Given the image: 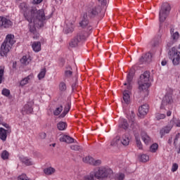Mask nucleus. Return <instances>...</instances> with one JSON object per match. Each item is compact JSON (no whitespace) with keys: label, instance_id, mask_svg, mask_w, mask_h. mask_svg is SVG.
<instances>
[{"label":"nucleus","instance_id":"obj_1","mask_svg":"<svg viewBox=\"0 0 180 180\" xmlns=\"http://www.w3.org/2000/svg\"><path fill=\"white\" fill-rule=\"evenodd\" d=\"M49 19L44 14V10H39L36 8V11L32 14V22H30V32L32 34L33 39H37L40 34L36 30V27H43L44 26V20Z\"/></svg>","mask_w":180,"mask_h":180},{"label":"nucleus","instance_id":"obj_2","mask_svg":"<svg viewBox=\"0 0 180 180\" xmlns=\"http://www.w3.org/2000/svg\"><path fill=\"white\" fill-rule=\"evenodd\" d=\"M16 41H15V36L13 34H8L6 37V39L3 42L0 49V54L2 57L6 56L11 49L12 46L15 44Z\"/></svg>","mask_w":180,"mask_h":180},{"label":"nucleus","instance_id":"obj_3","mask_svg":"<svg viewBox=\"0 0 180 180\" xmlns=\"http://www.w3.org/2000/svg\"><path fill=\"white\" fill-rule=\"evenodd\" d=\"M139 85V89L141 92H146L148 94V88H150V72L146 71L142 75H141L140 78L138 81Z\"/></svg>","mask_w":180,"mask_h":180},{"label":"nucleus","instance_id":"obj_4","mask_svg":"<svg viewBox=\"0 0 180 180\" xmlns=\"http://www.w3.org/2000/svg\"><path fill=\"white\" fill-rule=\"evenodd\" d=\"M20 9L23 12L26 20H27L29 23H32L33 22V15L36 11V7H31L29 8V6H27L26 3H21L20 4Z\"/></svg>","mask_w":180,"mask_h":180},{"label":"nucleus","instance_id":"obj_5","mask_svg":"<svg viewBox=\"0 0 180 180\" xmlns=\"http://www.w3.org/2000/svg\"><path fill=\"white\" fill-rule=\"evenodd\" d=\"M111 172V169H107L105 167H98L97 169L93 172L95 178L97 179H103L104 178H108L109 174Z\"/></svg>","mask_w":180,"mask_h":180},{"label":"nucleus","instance_id":"obj_6","mask_svg":"<svg viewBox=\"0 0 180 180\" xmlns=\"http://www.w3.org/2000/svg\"><path fill=\"white\" fill-rule=\"evenodd\" d=\"M169 11H171V5H169L168 3H163L159 13V18L160 22H165V20L169 13Z\"/></svg>","mask_w":180,"mask_h":180},{"label":"nucleus","instance_id":"obj_7","mask_svg":"<svg viewBox=\"0 0 180 180\" xmlns=\"http://www.w3.org/2000/svg\"><path fill=\"white\" fill-rule=\"evenodd\" d=\"M172 96H171L170 94H166L163 98L160 108L165 109V110H167V109L171 110L172 109Z\"/></svg>","mask_w":180,"mask_h":180},{"label":"nucleus","instance_id":"obj_8","mask_svg":"<svg viewBox=\"0 0 180 180\" xmlns=\"http://www.w3.org/2000/svg\"><path fill=\"white\" fill-rule=\"evenodd\" d=\"M169 58L172 60L174 65H178L180 60V52L175 49V48H172L170 51Z\"/></svg>","mask_w":180,"mask_h":180},{"label":"nucleus","instance_id":"obj_9","mask_svg":"<svg viewBox=\"0 0 180 180\" xmlns=\"http://www.w3.org/2000/svg\"><path fill=\"white\" fill-rule=\"evenodd\" d=\"M101 13V6H94L89 8L87 11V16L89 18H95V16H98Z\"/></svg>","mask_w":180,"mask_h":180},{"label":"nucleus","instance_id":"obj_10","mask_svg":"<svg viewBox=\"0 0 180 180\" xmlns=\"http://www.w3.org/2000/svg\"><path fill=\"white\" fill-rule=\"evenodd\" d=\"M174 123L175 122L174 121V120H172L167 126L160 129V134L161 137L165 136V134H168V133L171 131L172 127H174Z\"/></svg>","mask_w":180,"mask_h":180},{"label":"nucleus","instance_id":"obj_11","mask_svg":"<svg viewBox=\"0 0 180 180\" xmlns=\"http://www.w3.org/2000/svg\"><path fill=\"white\" fill-rule=\"evenodd\" d=\"M81 27H87V30L91 32L92 27L89 25V20H88V14H84L82 21L79 22Z\"/></svg>","mask_w":180,"mask_h":180},{"label":"nucleus","instance_id":"obj_12","mask_svg":"<svg viewBox=\"0 0 180 180\" xmlns=\"http://www.w3.org/2000/svg\"><path fill=\"white\" fill-rule=\"evenodd\" d=\"M65 27V33L68 34V33H72L74 32V22H70L68 20H66Z\"/></svg>","mask_w":180,"mask_h":180},{"label":"nucleus","instance_id":"obj_13","mask_svg":"<svg viewBox=\"0 0 180 180\" xmlns=\"http://www.w3.org/2000/svg\"><path fill=\"white\" fill-rule=\"evenodd\" d=\"M12 26V21L5 17H0V27L8 28Z\"/></svg>","mask_w":180,"mask_h":180},{"label":"nucleus","instance_id":"obj_14","mask_svg":"<svg viewBox=\"0 0 180 180\" xmlns=\"http://www.w3.org/2000/svg\"><path fill=\"white\" fill-rule=\"evenodd\" d=\"M86 32L88 31H81L78 32L77 36H75V37L77 39L80 43L82 41H85L86 40V37L89 36V34Z\"/></svg>","mask_w":180,"mask_h":180},{"label":"nucleus","instance_id":"obj_15","mask_svg":"<svg viewBox=\"0 0 180 180\" xmlns=\"http://www.w3.org/2000/svg\"><path fill=\"white\" fill-rule=\"evenodd\" d=\"M129 123H131V129L134 130V131H136V130H139L140 129V127H139V124L136 122V120L134 119V114H132V115L129 119Z\"/></svg>","mask_w":180,"mask_h":180},{"label":"nucleus","instance_id":"obj_16","mask_svg":"<svg viewBox=\"0 0 180 180\" xmlns=\"http://www.w3.org/2000/svg\"><path fill=\"white\" fill-rule=\"evenodd\" d=\"M141 137L145 144H150V143H151V138H150L147 132L143 129L141 130Z\"/></svg>","mask_w":180,"mask_h":180},{"label":"nucleus","instance_id":"obj_17","mask_svg":"<svg viewBox=\"0 0 180 180\" xmlns=\"http://www.w3.org/2000/svg\"><path fill=\"white\" fill-rule=\"evenodd\" d=\"M141 63H151L153 61V54L150 52L146 53L140 59Z\"/></svg>","mask_w":180,"mask_h":180},{"label":"nucleus","instance_id":"obj_18","mask_svg":"<svg viewBox=\"0 0 180 180\" xmlns=\"http://www.w3.org/2000/svg\"><path fill=\"white\" fill-rule=\"evenodd\" d=\"M32 112V103L26 104L22 109V115H30Z\"/></svg>","mask_w":180,"mask_h":180},{"label":"nucleus","instance_id":"obj_19","mask_svg":"<svg viewBox=\"0 0 180 180\" xmlns=\"http://www.w3.org/2000/svg\"><path fill=\"white\" fill-rule=\"evenodd\" d=\"M130 90H124L123 92V101L122 103H126V105H129L130 103V95L129 94Z\"/></svg>","mask_w":180,"mask_h":180},{"label":"nucleus","instance_id":"obj_20","mask_svg":"<svg viewBox=\"0 0 180 180\" xmlns=\"http://www.w3.org/2000/svg\"><path fill=\"white\" fill-rule=\"evenodd\" d=\"M60 141L70 144V143H74V139L68 135H63L60 137Z\"/></svg>","mask_w":180,"mask_h":180},{"label":"nucleus","instance_id":"obj_21","mask_svg":"<svg viewBox=\"0 0 180 180\" xmlns=\"http://www.w3.org/2000/svg\"><path fill=\"white\" fill-rule=\"evenodd\" d=\"M139 115H141V116H146L147 113H148V105L147 104L141 105L139 108Z\"/></svg>","mask_w":180,"mask_h":180},{"label":"nucleus","instance_id":"obj_22","mask_svg":"<svg viewBox=\"0 0 180 180\" xmlns=\"http://www.w3.org/2000/svg\"><path fill=\"white\" fill-rule=\"evenodd\" d=\"M121 143L123 146H129L130 143V136L129 134H126L122 136Z\"/></svg>","mask_w":180,"mask_h":180},{"label":"nucleus","instance_id":"obj_23","mask_svg":"<svg viewBox=\"0 0 180 180\" xmlns=\"http://www.w3.org/2000/svg\"><path fill=\"white\" fill-rule=\"evenodd\" d=\"M32 47L34 51H35L36 53H39V51L41 50V44L40 43V41H34L33 42Z\"/></svg>","mask_w":180,"mask_h":180},{"label":"nucleus","instance_id":"obj_24","mask_svg":"<svg viewBox=\"0 0 180 180\" xmlns=\"http://www.w3.org/2000/svg\"><path fill=\"white\" fill-rule=\"evenodd\" d=\"M20 160L21 162L27 167H28L29 165H33V162L30 159H29V158L22 157L20 158Z\"/></svg>","mask_w":180,"mask_h":180},{"label":"nucleus","instance_id":"obj_25","mask_svg":"<svg viewBox=\"0 0 180 180\" xmlns=\"http://www.w3.org/2000/svg\"><path fill=\"white\" fill-rule=\"evenodd\" d=\"M127 83H124V85H127V89H129V91H130V89H131V81H133V75L131 74H128L127 77Z\"/></svg>","mask_w":180,"mask_h":180},{"label":"nucleus","instance_id":"obj_26","mask_svg":"<svg viewBox=\"0 0 180 180\" xmlns=\"http://www.w3.org/2000/svg\"><path fill=\"white\" fill-rule=\"evenodd\" d=\"M32 78H33V75H30L27 77L22 79L20 82V86H25V85L29 84V81H30V79H32Z\"/></svg>","mask_w":180,"mask_h":180},{"label":"nucleus","instance_id":"obj_27","mask_svg":"<svg viewBox=\"0 0 180 180\" xmlns=\"http://www.w3.org/2000/svg\"><path fill=\"white\" fill-rule=\"evenodd\" d=\"M170 33L172 34V38L173 40H178L179 39V33L178 32H175V29L174 27H170Z\"/></svg>","mask_w":180,"mask_h":180},{"label":"nucleus","instance_id":"obj_28","mask_svg":"<svg viewBox=\"0 0 180 180\" xmlns=\"http://www.w3.org/2000/svg\"><path fill=\"white\" fill-rule=\"evenodd\" d=\"M70 109H71V105L70 103H67L65 108H64L63 112L59 116V117L60 119H63V117H65V115H67V113H68V112H70Z\"/></svg>","mask_w":180,"mask_h":180},{"label":"nucleus","instance_id":"obj_29","mask_svg":"<svg viewBox=\"0 0 180 180\" xmlns=\"http://www.w3.org/2000/svg\"><path fill=\"white\" fill-rule=\"evenodd\" d=\"M31 61L32 59L30 58V56H24L20 59V63L22 64V65H27Z\"/></svg>","mask_w":180,"mask_h":180},{"label":"nucleus","instance_id":"obj_30","mask_svg":"<svg viewBox=\"0 0 180 180\" xmlns=\"http://www.w3.org/2000/svg\"><path fill=\"white\" fill-rule=\"evenodd\" d=\"M6 134H8V131H6V129L4 128H0V139H1V140H2L3 141H6V137H7Z\"/></svg>","mask_w":180,"mask_h":180},{"label":"nucleus","instance_id":"obj_31","mask_svg":"<svg viewBox=\"0 0 180 180\" xmlns=\"http://www.w3.org/2000/svg\"><path fill=\"white\" fill-rule=\"evenodd\" d=\"M79 40L75 37L74 39L70 41L69 46L74 49L75 47H78V44H79Z\"/></svg>","mask_w":180,"mask_h":180},{"label":"nucleus","instance_id":"obj_32","mask_svg":"<svg viewBox=\"0 0 180 180\" xmlns=\"http://www.w3.org/2000/svg\"><path fill=\"white\" fill-rule=\"evenodd\" d=\"M44 172L46 175H53L56 172V169L50 167L44 169Z\"/></svg>","mask_w":180,"mask_h":180},{"label":"nucleus","instance_id":"obj_33","mask_svg":"<svg viewBox=\"0 0 180 180\" xmlns=\"http://www.w3.org/2000/svg\"><path fill=\"white\" fill-rule=\"evenodd\" d=\"M119 143H120V136H116L111 141L110 146H112V147H117V146H119Z\"/></svg>","mask_w":180,"mask_h":180},{"label":"nucleus","instance_id":"obj_34","mask_svg":"<svg viewBox=\"0 0 180 180\" xmlns=\"http://www.w3.org/2000/svg\"><path fill=\"white\" fill-rule=\"evenodd\" d=\"M94 158L91 156H86V158H83V162H86V164H90V165H94Z\"/></svg>","mask_w":180,"mask_h":180},{"label":"nucleus","instance_id":"obj_35","mask_svg":"<svg viewBox=\"0 0 180 180\" xmlns=\"http://www.w3.org/2000/svg\"><path fill=\"white\" fill-rule=\"evenodd\" d=\"M58 130H65L67 127V123L60 122L57 125Z\"/></svg>","mask_w":180,"mask_h":180},{"label":"nucleus","instance_id":"obj_36","mask_svg":"<svg viewBox=\"0 0 180 180\" xmlns=\"http://www.w3.org/2000/svg\"><path fill=\"white\" fill-rule=\"evenodd\" d=\"M120 127H122L124 130H127V129H129V123L127 122V120H123L122 124L120 125Z\"/></svg>","mask_w":180,"mask_h":180},{"label":"nucleus","instance_id":"obj_37","mask_svg":"<svg viewBox=\"0 0 180 180\" xmlns=\"http://www.w3.org/2000/svg\"><path fill=\"white\" fill-rule=\"evenodd\" d=\"M63 112V105H60V107L56 108V109L53 112V115L55 116H58Z\"/></svg>","mask_w":180,"mask_h":180},{"label":"nucleus","instance_id":"obj_38","mask_svg":"<svg viewBox=\"0 0 180 180\" xmlns=\"http://www.w3.org/2000/svg\"><path fill=\"white\" fill-rule=\"evenodd\" d=\"M46 77V68L41 69V72L38 75L39 79H43Z\"/></svg>","mask_w":180,"mask_h":180},{"label":"nucleus","instance_id":"obj_39","mask_svg":"<svg viewBox=\"0 0 180 180\" xmlns=\"http://www.w3.org/2000/svg\"><path fill=\"white\" fill-rule=\"evenodd\" d=\"M70 148L74 151H81L82 150V147L78 145H72L70 146Z\"/></svg>","mask_w":180,"mask_h":180},{"label":"nucleus","instance_id":"obj_40","mask_svg":"<svg viewBox=\"0 0 180 180\" xmlns=\"http://www.w3.org/2000/svg\"><path fill=\"white\" fill-rule=\"evenodd\" d=\"M1 158L3 160H8L9 158V152L8 150H4L1 153Z\"/></svg>","mask_w":180,"mask_h":180},{"label":"nucleus","instance_id":"obj_41","mask_svg":"<svg viewBox=\"0 0 180 180\" xmlns=\"http://www.w3.org/2000/svg\"><path fill=\"white\" fill-rule=\"evenodd\" d=\"M136 146L139 150H143V144H141V141H140V138L136 137Z\"/></svg>","mask_w":180,"mask_h":180},{"label":"nucleus","instance_id":"obj_42","mask_svg":"<svg viewBox=\"0 0 180 180\" xmlns=\"http://www.w3.org/2000/svg\"><path fill=\"white\" fill-rule=\"evenodd\" d=\"M157 150H158V144L157 143L153 144L150 148L151 153H155Z\"/></svg>","mask_w":180,"mask_h":180},{"label":"nucleus","instance_id":"obj_43","mask_svg":"<svg viewBox=\"0 0 180 180\" xmlns=\"http://www.w3.org/2000/svg\"><path fill=\"white\" fill-rule=\"evenodd\" d=\"M60 91H64L67 89V85L63 82H61L59 84Z\"/></svg>","mask_w":180,"mask_h":180},{"label":"nucleus","instance_id":"obj_44","mask_svg":"<svg viewBox=\"0 0 180 180\" xmlns=\"http://www.w3.org/2000/svg\"><path fill=\"white\" fill-rule=\"evenodd\" d=\"M155 117H156L157 120H161L162 119H165L166 115H165V114L156 113Z\"/></svg>","mask_w":180,"mask_h":180},{"label":"nucleus","instance_id":"obj_45","mask_svg":"<svg viewBox=\"0 0 180 180\" xmlns=\"http://www.w3.org/2000/svg\"><path fill=\"white\" fill-rule=\"evenodd\" d=\"M148 160H150V158L147 155L143 154L141 156V161L142 162H147V161H148Z\"/></svg>","mask_w":180,"mask_h":180},{"label":"nucleus","instance_id":"obj_46","mask_svg":"<svg viewBox=\"0 0 180 180\" xmlns=\"http://www.w3.org/2000/svg\"><path fill=\"white\" fill-rule=\"evenodd\" d=\"M94 172H91L89 175L84 176V180H94Z\"/></svg>","mask_w":180,"mask_h":180},{"label":"nucleus","instance_id":"obj_47","mask_svg":"<svg viewBox=\"0 0 180 180\" xmlns=\"http://www.w3.org/2000/svg\"><path fill=\"white\" fill-rule=\"evenodd\" d=\"M2 95H4V96H8L11 95V91H9V89H4L2 91Z\"/></svg>","mask_w":180,"mask_h":180},{"label":"nucleus","instance_id":"obj_48","mask_svg":"<svg viewBox=\"0 0 180 180\" xmlns=\"http://www.w3.org/2000/svg\"><path fill=\"white\" fill-rule=\"evenodd\" d=\"M124 174H117L115 177V180H124Z\"/></svg>","mask_w":180,"mask_h":180},{"label":"nucleus","instance_id":"obj_49","mask_svg":"<svg viewBox=\"0 0 180 180\" xmlns=\"http://www.w3.org/2000/svg\"><path fill=\"white\" fill-rule=\"evenodd\" d=\"M18 180H30L26 174H22L20 176H18Z\"/></svg>","mask_w":180,"mask_h":180},{"label":"nucleus","instance_id":"obj_50","mask_svg":"<svg viewBox=\"0 0 180 180\" xmlns=\"http://www.w3.org/2000/svg\"><path fill=\"white\" fill-rule=\"evenodd\" d=\"M101 164H102L101 160H95V159L94 160L93 165L98 166V165H101Z\"/></svg>","mask_w":180,"mask_h":180},{"label":"nucleus","instance_id":"obj_51","mask_svg":"<svg viewBox=\"0 0 180 180\" xmlns=\"http://www.w3.org/2000/svg\"><path fill=\"white\" fill-rule=\"evenodd\" d=\"M178 169V164L174 163L172 167V172H175Z\"/></svg>","mask_w":180,"mask_h":180},{"label":"nucleus","instance_id":"obj_52","mask_svg":"<svg viewBox=\"0 0 180 180\" xmlns=\"http://www.w3.org/2000/svg\"><path fill=\"white\" fill-rule=\"evenodd\" d=\"M160 44V41H158V40H153V41H152V46H153V47H157V46H158Z\"/></svg>","mask_w":180,"mask_h":180},{"label":"nucleus","instance_id":"obj_53","mask_svg":"<svg viewBox=\"0 0 180 180\" xmlns=\"http://www.w3.org/2000/svg\"><path fill=\"white\" fill-rule=\"evenodd\" d=\"M2 78H4V69H0V84H2Z\"/></svg>","mask_w":180,"mask_h":180},{"label":"nucleus","instance_id":"obj_54","mask_svg":"<svg viewBox=\"0 0 180 180\" xmlns=\"http://www.w3.org/2000/svg\"><path fill=\"white\" fill-rule=\"evenodd\" d=\"M179 137H180V134L178 133V134L176 135V137H175V139H174V146H176V143H177L178 139H179Z\"/></svg>","mask_w":180,"mask_h":180},{"label":"nucleus","instance_id":"obj_55","mask_svg":"<svg viewBox=\"0 0 180 180\" xmlns=\"http://www.w3.org/2000/svg\"><path fill=\"white\" fill-rule=\"evenodd\" d=\"M39 137H40V139H46V137H47V135L46 134L45 132H41L39 134Z\"/></svg>","mask_w":180,"mask_h":180},{"label":"nucleus","instance_id":"obj_56","mask_svg":"<svg viewBox=\"0 0 180 180\" xmlns=\"http://www.w3.org/2000/svg\"><path fill=\"white\" fill-rule=\"evenodd\" d=\"M4 127L6 129H8L7 130H6L7 131V133H11L12 131L11 130V127H9V124H5Z\"/></svg>","mask_w":180,"mask_h":180},{"label":"nucleus","instance_id":"obj_57","mask_svg":"<svg viewBox=\"0 0 180 180\" xmlns=\"http://www.w3.org/2000/svg\"><path fill=\"white\" fill-rule=\"evenodd\" d=\"M65 74L66 77H71V75H72V72L70 71V70H66L65 72Z\"/></svg>","mask_w":180,"mask_h":180},{"label":"nucleus","instance_id":"obj_58","mask_svg":"<svg viewBox=\"0 0 180 180\" xmlns=\"http://www.w3.org/2000/svg\"><path fill=\"white\" fill-rule=\"evenodd\" d=\"M98 2L101 4V5H103L104 6L106 5L107 1L106 0H98Z\"/></svg>","mask_w":180,"mask_h":180},{"label":"nucleus","instance_id":"obj_59","mask_svg":"<svg viewBox=\"0 0 180 180\" xmlns=\"http://www.w3.org/2000/svg\"><path fill=\"white\" fill-rule=\"evenodd\" d=\"M72 91H75L77 89V83H73L72 84Z\"/></svg>","mask_w":180,"mask_h":180},{"label":"nucleus","instance_id":"obj_60","mask_svg":"<svg viewBox=\"0 0 180 180\" xmlns=\"http://www.w3.org/2000/svg\"><path fill=\"white\" fill-rule=\"evenodd\" d=\"M172 113V112H171V110H169L167 111L166 115L167 117H169V116H171Z\"/></svg>","mask_w":180,"mask_h":180},{"label":"nucleus","instance_id":"obj_61","mask_svg":"<svg viewBox=\"0 0 180 180\" xmlns=\"http://www.w3.org/2000/svg\"><path fill=\"white\" fill-rule=\"evenodd\" d=\"M43 0H34V4H41Z\"/></svg>","mask_w":180,"mask_h":180},{"label":"nucleus","instance_id":"obj_62","mask_svg":"<svg viewBox=\"0 0 180 180\" xmlns=\"http://www.w3.org/2000/svg\"><path fill=\"white\" fill-rule=\"evenodd\" d=\"M172 137H170L168 140V144H172Z\"/></svg>","mask_w":180,"mask_h":180},{"label":"nucleus","instance_id":"obj_63","mask_svg":"<svg viewBox=\"0 0 180 180\" xmlns=\"http://www.w3.org/2000/svg\"><path fill=\"white\" fill-rule=\"evenodd\" d=\"M176 126L177 127H180V121H177V122H176Z\"/></svg>","mask_w":180,"mask_h":180},{"label":"nucleus","instance_id":"obj_64","mask_svg":"<svg viewBox=\"0 0 180 180\" xmlns=\"http://www.w3.org/2000/svg\"><path fill=\"white\" fill-rule=\"evenodd\" d=\"M162 65H167V60H162Z\"/></svg>","mask_w":180,"mask_h":180}]
</instances>
